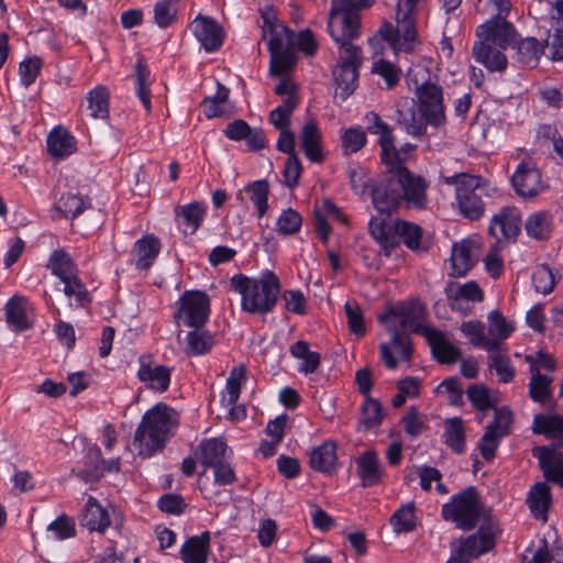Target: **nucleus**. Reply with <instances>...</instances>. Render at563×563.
I'll return each instance as SVG.
<instances>
[{
	"mask_svg": "<svg viewBox=\"0 0 563 563\" xmlns=\"http://www.w3.org/2000/svg\"><path fill=\"white\" fill-rule=\"evenodd\" d=\"M366 143V134L361 128H350L342 135V147L345 154L360 151Z\"/></svg>",
	"mask_w": 563,
	"mask_h": 563,
	"instance_id": "338daca9",
	"label": "nucleus"
},
{
	"mask_svg": "<svg viewBox=\"0 0 563 563\" xmlns=\"http://www.w3.org/2000/svg\"><path fill=\"white\" fill-rule=\"evenodd\" d=\"M424 0H396V26L386 22L379 30L382 37L396 54L411 53L419 44L416 27L417 13Z\"/></svg>",
	"mask_w": 563,
	"mask_h": 563,
	"instance_id": "39448f33",
	"label": "nucleus"
},
{
	"mask_svg": "<svg viewBox=\"0 0 563 563\" xmlns=\"http://www.w3.org/2000/svg\"><path fill=\"white\" fill-rule=\"evenodd\" d=\"M299 139L306 157L313 163H321L323 161L321 133L313 120L306 122L301 129Z\"/></svg>",
	"mask_w": 563,
	"mask_h": 563,
	"instance_id": "a878e982",
	"label": "nucleus"
},
{
	"mask_svg": "<svg viewBox=\"0 0 563 563\" xmlns=\"http://www.w3.org/2000/svg\"><path fill=\"white\" fill-rule=\"evenodd\" d=\"M498 531V527L493 519H485L481 523L477 533L464 539L460 547L453 550V553L466 561L477 558L494 547Z\"/></svg>",
	"mask_w": 563,
	"mask_h": 563,
	"instance_id": "f8f14e48",
	"label": "nucleus"
},
{
	"mask_svg": "<svg viewBox=\"0 0 563 563\" xmlns=\"http://www.w3.org/2000/svg\"><path fill=\"white\" fill-rule=\"evenodd\" d=\"M421 235L422 231L418 224L399 220L396 227V239H401L409 249L417 250L419 247ZM396 241L398 242V240Z\"/></svg>",
	"mask_w": 563,
	"mask_h": 563,
	"instance_id": "052dcab7",
	"label": "nucleus"
},
{
	"mask_svg": "<svg viewBox=\"0 0 563 563\" xmlns=\"http://www.w3.org/2000/svg\"><path fill=\"white\" fill-rule=\"evenodd\" d=\"M137 377L148 388L164 393L169 387L170 369L164 365L153 364L146 357H141Z\"/></svg>",
	"mask_w": 563,
	"mask_h": 563,
	"instance_id": "5701e85b",
	"label": "nucleus"
},
{
	"mask_svg": "<svg viewBox=\"0 0 563 563\" xmlns=\"http://www.w3.org/2000/svg\"><path fill=\"white\" fill-rule=\"evenodd\" d=\"M520 211L511 206L501 208L495 213L488 227V234L496 239L497 243L512 240L520 232Z\"/></svg>",
	"mask_w": 563,
	"mask_h": 563,
	"instance_id": "a211bd4d",
	"label": "nucleus"
},
{
	"mask_svg": "<svg viewBox=\"0 0 563 563\" xmlns=\"http://www.w3.org/2000/svg\"><path fill=\"white\" fill-rule=\"evenodd\" d=\"M444 292L451 309L463 314L471 311V302H481L484 299L483 290L473 280L464 284L450 282L445 286Z\"/></svg>",
	"mask_w": 563,
	"mask_h": 563,
	"instance_id": "2eb2a0df",
	"label": "nucleus"
},
{
	"mask_svg": "<svg viewBox=\"0 0 563 563\" xmlns=\"http://www.w3.org/2000/svg\"><path fill=\"white\" fill-rule=\"evenodd\" d=\"M534 433L556 439L563 445V418L559 416L537 415L533 419Z\"/></svg>",
	"mask_w": 563,
	"mask_h": 563,
	"instance_id": "4c0bfd02",
	"label": "nucleus"
},
{
	"mask_svg": "<svg viewBox=\"0 0 563 563\" xmlns=\"http://www.w3.org/2000/svg\"><path fill=\"white\" fill-rule=\"evenodd\" d=\"M227 445L221 439L212 438L200 442L196 449V460L206 467H212L224 461Z\"/></svg>",
	"mask_w": 563,
	"mask_h": 563,
	"instance_id": "7c9ffc66",
	"label": "nucleus"
},
{
	"mask_svg": "<svg viewBox=\"0 0 563 563\" xmlns=\"http://www.w3.org/2000/svg\"><path fill=\"white\" fill-rule=\"evenodd\" d=\"M365 119L369 133L379 135L383 161L387 164L396 163L398 161V152L394 145V136L388 124L382 121L376 112L367 113Z\"/></svg>",
	"mask_w": 563,
	"mask_h": 563,
	"instance_id": "412c9836",
	"label": "nucleus"
},
{
	"mask_svg": "<svg viewBox=\"0 0 563 563\" xmlns=\"http://www.w3.org/2000/svg\"><path fill=\"white\" fill-rule=\"evenodd\" d=\"M399 220H393L387 217H373L369 221L368 229L371 235L383 246L390 247L397 244L396 227Z\"/></svg>",
	"mask_w": 563,
	"mask_h": 563,
	"instance_id": "c756f323",
	"label": "nucleus"
},
{
	"mask_svg": "<svg viewBox=\"0 0 563 563\" xmlns=\"http://www.w3.org/2000/svg\"><path fill=\"white\" fill-rule=\"evenodd\" d=\"M372 71L382 77L389 89L398 84L401 75L400 69L396 65L383 58L373 63Z\"/></svg>",
	"mask_w": 563,
	"mask_h": 563,
	"instance_id": "0e129e2a",
	"label": "nucleus"
},
{
	"mask_svg": "<svg viewBox=\"0 0 563 563\" xmlns=\"http://www.w3.org/2000/svg\"><path fill=\"white\" fill-rule=\"evenodd\" d=\"M397 122L400 124L409 134L421 135L424 133L426 124H428L422 117V113L416 112L413 101H410L408 108L399 109Z\"/></svg>",
	"mask_w": 563,
	"mask_h": 563,
	"instance_id": "a19ab883",
	"label": "nucleus"
},
{
	"mask_svg": "<svg viewBox=\"0 0 563 563\" xmlns=\"http://www.w3.org/2000/svg\"><path fill=\"white\" fill-rule=\"evenodd\" d=\"M209 298L201 291H186L180 298V307L175 314L178 322L186 327H202L209 316Z\"/></svg>",
	"mask_w": 563,
	"mask_h": 563,
	"instance_id": "9b49d317",
	"label": "nucleus"
},
{
	"mask_svg": "<svg viewBox=\"0 0 563 563\" xmlns=\"http://www.w3.org/2000/svg\"><path fill=\"white\" fill-rule=\"evenodd\" d=\"M542 53L543 46L534 37H527L517 44L518 60L526 67H536Z\"/></svg>",
	"mask_w": 563,
	"mask_h": 563,
	"instance_id": "49530a36",
	"label": "nucleus"
},
{
	"mask_svg": "<svg viewBox=\"0 0 563 563\" xmlns=\"http://www.w3.org/2000/svg\"><path fill=\"white\" fill-rule=\"evenodd\" d=\"M81 523L90 531L103 533L111 525L110 514L96 498L89 496L85 505Z\"/></svg>",
	"mask_w": 563,
	"mask_h": 563,
	"instance_id": "bb28decb",
	"label": "nucleus"
},
{
	"mask_svg": "<svg viewBox=\"0 0 563 563\" xmlns=\"http://www.w3.org/2000/svg\"><path fill=\"white\" fill-rule=\"evenodd\" d=\"M446 185L454 186L455 202L459 212L466 219L476 221L485 214V203L482 199L486 191V181L481 176L461 173L442 176Z\"/></svg>",
	"mask_w": 563,
	"mask_h": 563,
	"instance_id": "423d86ee",
	"label": "nucleus"
},
{
	"mask_svg": "<svg viewBox=\"0 0 563 563\" xmlns=\"http://www.w3.org/2000/svg\"><path fill=\"white\" fill-rule=\"evenodd\" d=\"M383 420V407L380 402L371 397H366L362 408L361 423L366 429H371L379 424Z\"/></svg>",
	"mask_w": 563,
	"mask_h": 563,
	"instance_id": "69168bd1",
	"label": "nucleus"
},
{
	"mask_svg": "<svg viewBox=\"0 0 563 563\" xmlns=\"http://www.w3.org/2000/svg\"><path fill=\"white\" fill-rule=\"evenodd\" d=\"M365 0H332L329 18V32L335 43L352 42L358 36L360 15L358 11Z\"/></svg>",
	"mask_w": 563,
	"mask_h": 563,
	"instance_id": "6e6552de",
	"label": "nucleus"
},
{
	"mask_svg": "<svg viewBox=\"0 0 563 563\" xmlns=\"http://www.w3.org/2000/svg\"><path fill=\"white\" fill-rule=\"evenodd\" d=\"M357 475L362 481V486L368 487L379 483L382 478V465L377 454L374 451H366L357 460Z\"/></svg>",
	"mask_w": 563,
	"mask_h": 563,
	"instance_id": "c85d7f7f",
	"label": "nucleus"
},
{
	"mask_svg": "<svg viewBox=\"0 0 563 563\" xmlns=\"http://www.w3.org/2000/svg\"><path fill=\"white\" fill-rule=\"evenodd\" d=\"M527 503L533 517L545 522L548 520V511L552 504V495L549 485L544 482L536 483L530 488Z\"/></svg>",
	"mask_w": 563,
	"mask_h": 563,
	"instance_id": "393cba45",
	"label": "nucleus"
},
{
	"mask_svg": "<svg viewBox=\"0 0 563 563\" xmlns=\"http://www.w3.org/2000/svg\"><path fill=\"white\" fill-rule=\"evenodd\" d=\"M511 184L520 197L531 199L543 189L541 173L532 161H523L511 177Z\"/></svg>",
	"mask_w": 563,
	"mask_h": 563,
	"instance_id": "dca6fc26",
	"label": "nucleus"
},
{
	"mask_svg": "<svg viewBox=\"0 0 563 563\" xmlns=\"http://www.w3.org/2000/svg\"><path fill=\"white\" fill-rule=\"evenodd\" d=\"M177 424V412L165 404H157L146 411L134 435L139 454L152 456L162 450Z\"/></svg>",
	"mask_w": 563,
	"mask_h": 563,
	"instance_id": "7ed1b4c3",
	"label": "nucleus"
},
{
	"mask_svg": "<svg viewBox=\"0 0 563 563\" xmlns=\"http://www.w3.org/2000/svg\"><path fill=\"white\" fill-rule=\"evenodd\" d=\"M504 48L476 43L473 47L475 59L492 71H501L507 67V58L503 53Z\"/></svg>",
	"mask_w": 563,
	"mask_h": 563,
	"instance_id": "2f4dec72",
	"label": "nucleus"
},
{
	"mask_svg": "<svg viewBox=\"0 0 563 563\" xmlns=\"http://www.w3.org/2000/svg\"><path fill=\"white\" fill-rule=\"evenodd\" d=\"M175 213L177 217H181L184 219L185 224L190 228L191 233H194L205 217L206 206L202 202L194 201L191 203L177 207Z\"/></svg>",
	"mask_w": 563,
	"mask_h": 563,
	"instance_id": "864d4df0",
	"label": "nucleus"
},
{
	"mask_svg": "<svg viewBox=\"0 0 563 563\" xmlns=\"http://www.w3.org/2000/svg\"><path fill=\"white\" fill-rule=\"evenodd\" d=\"M461 331L470 339L471 344L481 346L486 351H495V341L488 340L484 333V324L478 321L463 322Z\"/></svg>",
	"mask_w": 563,
	"mask_h": 563,
	"instance_id": "603ef678",
	"label": "nucleus"
},
{
	"mask_svg": "<svg viewBox=\"0 0 563 563\" xmlns=\"http://www.w3.org/2000/svg\"><path fill=\"white\" fill-rule=\"evenodd\" d=\"M217 93L213 97L205 98L201 102L203 113L208 119L222 117L227 112L229 89L220 82L217 84Z\"/></svg>",
	"mask_w": 563,
	"mask_h": 563,
	"instance_id": "c03bdc74",
	"label": "nucleus"
},
{
	"mask_svg": "<svg viewBox=\"0 0 563 563\" xmlns=\"http://www.w3.org/2000/svg\"><path fill=\"white\" fill-rule=\"evenodd\" d=\"M245 192L254 202L258 217H263L268 208L267 198L269 194V185L266 180H256L245 187Z\"/></svg>",
	"mask_w": 563,
	"mask_h": 563,
	"instance_id": "13d9d810",
	"label": "nucleus"
},
{
	"mask_svg": "<svg viewBox=\"0 0 563 563\" xmlns=\"http://www.w3.org/2000/svg\"><path fill=\"white\" fill-rule=\"evenodd\" d=\"M177 11L175 0H158L153 9L154 21L159 27L165 29L176 21Z\"/></svg>",
	"mask_w": 563,
	"mask_h": 563,
	"instance_id": "4d7b16f0",
	"label": "nucleus"
},
{
	"mask_svg": "<svg viewBox=\"0 0 563 563\" xmlns=\"http://www.w3.org/2000/svg\"><path fill=\"white\" fill-rule=\"evenodd\" d=\"M290 353L294 357L303 361L299 371L305 374H310L317 371L320 365V355L317 352L310 351L306 341H297L290 346Z\"/></svg>",
	"mask_w": 563,
	"mask_h": 563,
	"instance_id": "de8ad7c7",
	"label": "nucleus"
},
{
	"mask_svg": "<svg viewBox=\"0 0 563 563\" xmlns=\"http://www.w3.org/2000/svg\"><path fill=\"white\" fill-rule=\"evenodd\" d=\"M533 455L538 457L539 465L548 481L563 477V454L549 446H537Z\"/></svg>",
	"mask_w": 563,
	"mask_h": 563,
	"instance_id": "b1692460",
	"label": "nucleus"
},
{
	"mask_svg": "<svg viewBox=\"0 0 563 563\" xmlns=\"http://www.w3.org/2000/svg\"><path fill=\"white\" fill-rule=\"evenodd\" d=\"M42 65V59L36 56L29 57L20 63L19 74L24 87H29L35 81L41 71Z\"/></svg>",
	"mask_w": 563,
	"mask_h": 563,
	"instance_id": "774afa93",
	"label": "nucleus"
},
{
	"mask_svg": "<svg viewBox=\"0 0 563 563\" xmlns=\"http://www.w3.org/2000/svg\"><path fill=\"white\" fill-rule=\"evenodd\" d=\"M553 377L542 374L532 367L529 382V396L536 402H545L552 396L551 385Z\"/></svg>",
	"mask_w": 563,
	"mask_h": 563,
	"instance_id": "ea45409f",
	"label": "nucleus"
},
{
	"mask_svg": "<svg viewBox=\"0 0 563 563\" xmlns=\"http://www.w3.org/2000/svg\"><path fill=\"white\" fill-rule=\"evenodd\" d=\"M47 147L52 156L63 158L76 151V142L66 130L56 129L47 137Z\"/></svg>",
	"mask_w": 563,
	"mask_h": 563,
	"instance_id": "c9c22d12",
	"label": "nucleus"
},
{
	"mask_svg": "<svg viewBox=\"0 0 563 563\" xmlns=\"http://www.w3.org/2000/svg\"><path fill=\"white\" fill-rule=\"evenodd\" d=\"M552 218L545 211L532 213L526 220V231L530 238L536 240H547L551 233Z\"/></svg>",
	"mask_w": 563,
	"mask_h": 563,
	"instance_id": "79ce46f5",
	"label": "nucleus"
},
{
	"mask_svg": "<svg viewBox=\"0 0 563 563\" xmlns=\"http://www.w3.org/2000/svg\"><path fill=\"white\" fill-rule=\"evenodd\" d=\"M264 36L269 34L271 74L274 76L289 71L296 64L294 35L279 23H272L265 18Z\"/></svg>",
	"mask_w": 563,
	"mask_h": 563,
	"instance_id": "0eeeda50",
	"label": "nucleus"
},
{
	"mask_svg": "<svg viewBox=\"0 0 563 563\" xmlns=\"http://www.w3.org/2000/svg\"><path fill=\"white\" fill-rule=\"evenodd\" d=\"M489 366L495 369L500 383H509L515 377V367L506 354L498 352L489 356Z\"/></svg>",
	"mask_w": 563,
	"mask_h": 563,
	"instance_id": "e2e57ef3",
	"label": "nucleus"
},
{
	"mask_svg": "<svg viewBox=\"0 0 563 563\" xmlns=\"http://www.w3.org/2000/svg\"><path fill=\"white\" fill-rule=\"evenodd\" d=\"M297 104L298 98L290 96L284 100L283 104L278 106L269 113L268 120L275 129L278 131L290 129L291 113L296 109Z\"/></svg>",
	"mask_w": 563,
	"mask_h": 563,
	"instance_id": "8fccbe9b",
	"label": "nucleus"
},
{
	"mask_svg": "<svg viewBox=\"0 0 563 563\" xmlns=\"http://www.w3.org/2000/svg\"><path fill=\"white\" fill-rule=\"evenodd\" d=\"M477 250V243L471 239L454 243L450 257V275L454 277L465 276L475 264Z\"/></svg>",
	"mask_w": 563,
	"mask_h": 563,
	"instance_id": "6ab92c4d",
	"label": "nucleus"
},
{
	"mask_svg": "<svg viewBox=\"0 0 563 563\" xmlns=\"http://www.w3.org/2000/svg\"><path fill=\"white\" fill-rule=\"evenodd\" d=\"M48 267L53 274L62 279H68L77 275V269L71 258L64 251H56L52 254Z\"/></svg>",
	"mask_w": 563,
	"mask_h": 563,
	"instance_id": "6e6d98bb",
	"label": "nucleus"
},
{
	"mask_svg": "<svg viewBox=\"0 0 563 563\" xmlns=\"http://www.w3.org/2000/svg\"><path fill=\"white\" fill-rule=\"evenodd\" d=\"M214 344L213 335L208 331L194 330L187 334V354L201 355L208 353Z\"/></svg>",
	"mask_w": 563,
	"mask_h": 563,
	"instance_id": "3c124183",
	"label": "nucleus"
},
{
	"mask_svg": "<svg viewBox=\"0 0 563 563\" xmlns=\"http://www.w3.org/2000/svg\"><path fill=\"white\" fill-rule=\"evenodd\" d=\"M336 459V444L333 441H325L309 453L310 466L321 473L330 472L334 467Z\"/></svg>",
	"mask_w": 563,
	"mask_h": 563,
	"instance_id": "473e14b6",
	"label": "nucleus"
},
{
	"mask_svg": "<svg viewBox=\"0 0 563 563\" xmlns=\"http://www.w3.org/2000/svg\"><path fill=\"white\" fill-rule=\"evenodd\" d=\"M91 203L88 198L80 195L67 192L63 195L54 205L56 212L65 218H76L85 209L90 208Z\"/></svg>",
	"mask_w": 563,
	"mask_h": 563,
	"instance_id": "e433bc0d",
	"label": "nucleus"
},
{
	"mask_svg": "<svg viewBox=\"0 0 563 563\" xmlns=\"http://www.w3.org/2000/svg\"><path fill=\"white\" fill-rule=\"evenodd\" d=\"M88 109L93 119L109 117V90L104 86H97L87 93Z\"/></svg>",
	"mask_w": 563,
	"mask_h": 563,
	"instance_id": "58836bf2",
	"label": "nucleus"
},
{
	"mask_svg": "<svg viewBox=\"0 0 563 563\" xmlns=\"http://www.w3.org/2000/svg\"><path fill=\"white\" fill-rule=\"evenodd\" d=\"M150 70L143 58H140L135 66V80L137 85V96L147 112L151 111V93L147 89L150 85Z\"/></svg>",
	"mask_w": 563,
	"mask_h": 563,
	"instance_id": "bf43d9fd",
	"label": "nucleus"
},
{
	"mask_svg": "<svg viewBox=\"0 0 563 563\" xmlns=\"http://www.w3.org/2000/svg\"><path fill=\"white\" fill-rule=\"evenodd\" d=\"M210 549V533L189 538L181 547L180 554L185 563H207Z\"/></svg>",
	"mask_w": 563,
	"mask_h": 563,
	"instance_id": "cd10ccee",
	"label": "nucleus"
},
{
	"mask_svg": "<svg viewBox=\"0 0 563 563\" xmlns=\"http://www.w3.org/2000/svg\"><path fill=\"white\" fill-rule=\"evenodd\" d=\"M419 111L428 124L440 126L445 122L442 89L435 84L424 82L417 88Z\"/></svg>",
	"mask_w": 563,
	"mask_h": 563,
	"instance_id": "4468645a",
	"label": "nucleus"
},
{
	"mask_svg": "<svg viewBox=\"0 0 563 563\" xmlns=\"http://www.w3.org/2000/svg\"><path fill=\"white\" fill-rule=\"evenodd\" d=\"M442 517L456 523L463 530H470L475 527L476 521L482 517L490 519L482 512V503L474 487H468L451 498V501L443 505Z\"/></svg>",
	"mask_w": 563,
	"mask_h": 563,
	"instance_id": "1a4fd4ad",
	"label": "nucleus"
},
{
	"mask_svg": "<svg viewBox=\"0 0 563 563\" xmlns=\"http://www.w3.org/2000/svg\"><path fill=\"white\" fill-rule=\"evenodd\" d=\"M161 251L159 240L147 234L134 245L135 266L139 269H148Z\"/></svg>",
	"mask_w": 563,
	"mask_h": 563,
	"instance_id": "72a5a7b5",
	"label": "nucleus"
},
{
	"mask_svg": "<svg viewBox=\"0 0 563 563\" xmlns=\"http://www.w3.org/2000/svg\"><path fill=\"white\" fill-rule=\"evenodd\" d=\"M514 327L506 321V319L498 311H492L488 314V340L495 341V351L499 349L501 342L506 340L511 332Z\"/></svg>",
	"mask_w": 563,
	"mask_h": 563,
	"instance_id": "37998d69",
	"label": "nucleus"
},
{
	"mask_svg": "<svg viewBox=\"0 0 563 563\" xmlns=\"http://www.w3.org/2000/svg\"><path fill=\"white\" fill-rule=\"evenodd\" d=\"M394 164L388 174L373 188V205L379 213H387L398 210L400 207L407 209L423 210L428 207L429 183L420 175L410 172L399 163Z\"/></svg>",
	"mask_w": 563,
	"mask_h": 563,
	"instance_id": "f257e3e1",
	"label": "nucleus"
},
{
	"mask_svg": "<svg viewBox=\"0 0 563 563\" xmlns=\"http://www.w3.org/2000/svg\"><path fill=\"white\" fill-rule=\"evenodd\" d=\"M444 442L456 453L465 449L464 426L461 418L455 417L445 421Z\"/></svg>",
	"mask_w": 563,
	"mask_h": 563,
	"instance_id": "09e8293b",
	"label": "nucleus"
},
{
	"mask_svg": "<svg viewBox=\"0 0 563 563\" xmlns=\"http://www.w3.org/2000/svg\"><path fill=\"white\" fill-rule=\"evenodd\" d=\"M427 311L419 300H409L399 307L382 314L379 321L384 323L391 334L390 343L380 344V355L385 365L389 369L397 367V358L393 355V350L399 356V360L409 361L411 357V343L409 338L400 333L394 319H399L400 328L404 331L422 332L428 327H423Z\"/></svg>",
	"mask_w": 563,
	"mask_h": 563,
	"instance_id": "f03ea898",
	"label": "nucleus"
},
{
	"mask_svg": "<svg viewBox=\"0 0 563 563\" xmlns=\"http://www.w3.org/2000/svg\"><path fill=\"white\" fill-rule=\"evenodd\" d=\"M478 43L506 48L514 43L516 30L506 20V16H493L486 23L477 27Z\"/></svg>",
	"mask_w": 563,
	"mask_h": 563,
	"instance_id": "f3484780",
	"label": "nucleus"
},
{
	"mask_svg": "<svg viewBox=\"0 0 563 563\" xmlns=\"http://www.w3.org/2000/svg\"><path fill=\"white\" fill-rule=\"evenodd\" d=\"M434 357L443 364H452L462 356L461 350L450 341L444 333L434 329L427 328L423 331Z\"/></svg>",
	"mask_w": 563,
	"mask_h": 563,
	"instance_id": "aec40b11",
	"label": "nucleus"
},
{
	"mask_svg": "<svg viewBox=\"0 0 563 563\" xmlns=\"http://www.w3.org/2000/svg\"><path fill=\"white\" fill-rule=\"evenodd\" d=\"M27 303L25 298L14 296L11 298L5 307V314L8 323L16 331H24L32 327L33 322L27 316Z\"/></svg>",
	"mask_w": 563,
	"mask_h": 563,
	"instance_id": "f704fd0d",
	"label": "nucleus"
},
{
	"mask_svg": "<svg viewBox=\"0 0 563 563\" xmlns=\"http://www.w3.org/2000/svg\"><path fill=\"white\" fill-rule=\"evenodd\" d=\"M390 523L396 533L412 531L416 528L415 506L412 503L400 507L390 518Z\"/></svg>",
	"mask_w": 563,
	"mask_h": 563,
	"instance_id": "5fc2aeb1",
	"label": "nucleus"
},
{
	"mask_svg": "<svg viewBox=\"0 0 563 563\" xmlns=\"http://www.w3.org/2000/svg\"><path fill=\"white\" fill-rule=\"evenodd\" d=\"M194 34L207 52L217 51L223 42V31L212 19L198 15L191 23Z\"/></svg>",
	"mask_w": 563,
	"mask_h": 563,
	"instance_id": "4be33fe9",
	"label": "nucleus"
},
{
	"mask_svg": "<svg viewBox=\"0 0 563 563\" xmlns=\"http://www.w3.org/2000/svg\"><path fill=\"white\" fill-rule=\"evenodd\" d=\"M246 379V367L239 364L233 367L227 379L228 404L234 405L241 393V386Z\"/></svg>",
	"mask_w": 563,
	"mask_h": 563,
	"instance_id": "680f3d73",
	"label": "nucleus"
},
{
	"mask_svg": "<svg viewBox=\"0 0 563 563\" xmlns=\"http://www.w3.org/2000/svg\"><path fill=\"white\" fill-rule=\"evenodd\" d=\"M512 423V413L508 408H499L495 411L494 420L486 427L479 440L478 449L482 456L490 461L495 456L500 440L509 433Z\"/></svg>",
	"mask_w": 563,
	"mask_h": 563,
	"instance_id": "ddd939ff",
	"label": "nucleus"
},
{
	"mask_svg": "<svg viewBox=\"0 0 563 563\" xmlns=\"http://www.w3.org/2000/svg\"><path fill=\"white\" fill-rule=\"evenodd\" d=\"M231 286L241 296L242 310L253 314L271 312L280 291L277 276L269 271L260 278L235 275L231 278Z\"/></svg>",
	"mask_w": 563,
	"mask_h": 563,
	"instance_id": "20e7f679",
	"label": "nucleus"
},
{
	"mask_svg": "<svg viewBox=\"0 0 563 563\" xmlns=\"http://www.w3.org/2000/svg\"><path fill=\"white\" fill-rule=\"evenodd\" d=\"M86 468L77 475L86 483H93L100 479L104 471V461L101 457L99 448L92 446L87 452Z\"/></svg>",
	"mask_w": 563,
	"mask_h": 563,
	"instance_id": "a18cd8bd",
	"label": "nucleus"
},
{
	"mask_svg": "<svg viewBox=\"0 0 563 563\" xmlns=\"http://www.w3.org/2000/svg\"><path fill=\"white\" fill-rule=\"evenodd\" d=\"M338 44L339 58L333 69V77L338 88L341 90L340 95L345 98L351 95L357 86L362 55L360 47L352 44V42Z\"/></svg>",
	"mask_w": 563,
	"mask_h": 563,
	"instance_id": "9d476101",
	"label": "nucleus"
}]
</instances>
